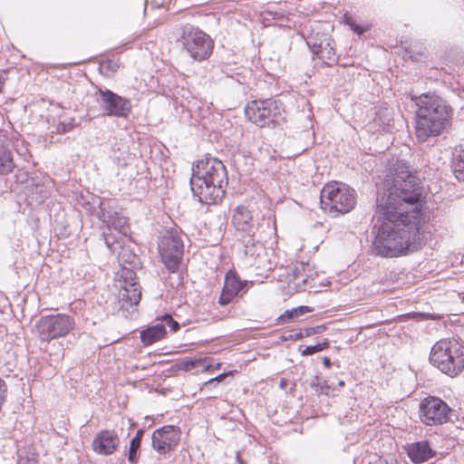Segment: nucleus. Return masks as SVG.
I'll return each mask as SVG.
<instances>
[{
	"label": "nucleus",
	"instance_id": "37",
	"mask_svg": "<svg viewBox=\"0 0 464 464\" xmlns=\"http://www.w3.org/2000/svg\"><path fill=\"white\" fill-rule=\"evenodd\" d=\"M229 373H221L214 378H211L209 379L208 382H206L202 388H201V391H207L208 390L214 383H219L221 382L222 381L225 380V378L228 375Z\"/></svg>",
	"mask_w": 464,
	"mask_h": 464
},
{
	"label": "nucleus",
	"instance_id": "47",
	"mask_svg": "<svg viewBox=\"0 0 464 464\" xmlns=\"http://www.w3.org/2000/svg\"><path fill=\"white\" fill-rule=\"evenodd\" d=\"M42 188H43V187H40V186H36V187H35V189H36V190H41V191H42Z\"/></svg>",
	"mask_w": 464,
	"mask_h": 464
},
{
	"label": "nucleus",
	"instance_id": "30",
	"mask_svg": "<svg viewBox=\"0 0 464 464\" xmlns=\"http://www.w3.org/2000/svg\"><path fill=\"white\" fill-rule=\"evenodd\" d=\"M118 258L121 263L129 264L132 267H137L139 265L137 256L125 249H122V251L118 254Z\"/></svg>",
	"mask_w": 464,
	"mask_h": 464
},
{
	"label": "nucleus",
	"instance_id": "12",
	"mask_svg": "<svg viewBox=\"0 0 464 464\" xmlns=\"http://www.w3.org/2000/svg\"><path fill=\"white\" fill-rule=\"evenodd\" d=\"M227 186L220 183H210L208 180L198 177H191L190 188L193 196L206 205L216 204L225 195Z\"/></svg>",
	"mask_w": 464,
	"mask_h": 464
},
{
	"label": "nucleus",
	"instance_id": "26",
	"mask_svg": "<svg viewBox=\"0 0 464 464\" xmlns=\"http://www.w3.org/2000/svg\"><path fill=\"white\" fill-rule=\"evenodd\" d=\"M245 285L246 283L240 281V279L237 276V275L234 272L229 271L226 275L223 287H225L227 291H230L237 295Z\"/></svg>",
	"mask_w": 464,
	"mask_h": 464
},
{
	"label": "nucleus",
	"instance_id": "31",
	"mask_svg": "<svg viewBox=\"0 0 464 464\" xmlns=\"http://www.w3.org/2000/svg\"><path fill=\"white\" fill-rule=\"evenodd\" d=\"M328 346L329 343L327 341L317 343L315 345L306 346L304 350L301 351V354L303 356L312 355L314 353L325 350L326 348H328Z\"/></svg>",
	"mask_w": 464,
	"mask_h": 464
},
{
	"label": "nucleus",
	"instance_id": "2",
	"mask_svg": "<svg viewBox=\"0 0 464 464\" xmlns=\"http://www.w3.org/2000/svg\"><path fill=\"white\" fill-rule=\"evenodd\" d=\"M416 106V137L425 142L430 137H437L445 130L450 109L446 102L435 93H422L411 96Z\"/></svg>",
	"mask_w": 464,
	"mask_h": 464
},
{
	"label": "nucleus",
	"instance_id": "8",
	"mask_svg": "<svg viewBox=\"0 0 464 464\" xmlns=\"http://www.w3.org/2000/svg\"><path fill=\"white\" fill-rule=\"evenodd\" d=\"M182 39L185 50L196 61L201 62L208 59L213 52V40L198 28H192L185 33Z\"/></svg>",
	"mask_w": 464,
	"mask_h": 464
},
{
	"label": "nucleus",
	"instance_id": "13",
	"mask_svg": "<svg viewBox=\"0 0 464 464\" xmlns=\"http://www.w3.org/2000/svg\"><path fill=\"white\" fill-rule=\"evenodd\" d=\"M180 440L179 428L167 425L153 431L152 448L160 454H166L175 449Z\"/></svg>",
	"mask_w": 464,
	"mask_h": 464
},
{
	"label": "nucleus",
	"instance_id": "45",
	"mask_svg": "<svg viewBox=\"0 0 464 464\" xmlns=\"http://www.w3.org/2000/svg\"><path fill=\"white\" fill-rule=\"evenodd\" d=\"M345 385L344 382L343 381H339L338 382V386L340 387H343Z\"/></svg>",
	"mask_w": 464,
	"mask_h": 464
},
{
	"label": "nucleus",
	"instance_id": "24",
	"mask_svg": "<svg viewBox=\"0 0 464 464\" xmlns=\"http://www.w3.org/2000/svg\"><path fill=\"white\" fill-rule=\"evenodd\" d=\"M14 168L12 151L6 146L0 144V175L8 174Z\"/></svg>",
	"mask_w": 464,
	"mask_h": 464
},
{
	"label": "nucleus",
	"instance_id": "21",
	"mask_svg": "<svg viewBox=\"0 0 464 464\" xmlns=\"http://www.w3.org/2000/svg\"><path fill=\"white\" fill-rule=\"evenodd\" d=\"M451 168L455 177L464 181V144L458 145L452 151Z\"/></svg>",
	"mask_w": 464,
	"mask_h": 464
},
{
	"label": "nucleus",
	"instance_id": "38",
	"mask_svg": "<svg viewBox=\"0 0 464 464\" xmlns=\"http://www.w3.org/2000/svg\"><path fill=\"white\" fill-rule=\"evenodd\" d=\"M72 128H73V123L72 122L60 121L54 127V130H53L52 132L65 133V132L71 130Z\"/></svg>",
	"mask_w": 464,
	"mask_h": 464
},
{
	"label": "nucleus",
	"instance_id": "5",
	"mask_svg": "<svg viewBox=\"0 0 464 464\" xmlns=\"http://www.w3.org/2000/svg\"><path fill=\"white\" fill-rule=\"evenodd\" d=\"M159 251L168 270L171 273L176 272L179 267L184 253L182 233L177 229L167 230L159 243Z\"/></svg>",
	"mask_w": 464,
	"mask_h": 464
},
{
	"label": "nucleus",
	"instance_id": "34",
	"mask_svg": "<svg viewBox=\"0 0 464 464\" xmlns=\"http://www.w3.org/2000/svg\"><path fill=\"white\" fill-rule=\"evenodd\" d=\"M134 268L135 267H132V266H130V268H128V267L122 268L121 277L123 278L124 285H127L129 282H135L136 273L133 270Z\"/></svg>",
	"mask_w": 464,
	"mask_h": 464
},
{
	"label": "nucleus",
	"instance_id": "46",
	"mask_svg": "<svg viewBox=\"0 0 464 464\" xmlns=\"http://www.w3.org/2000/svg\"><path fill=\"white\" fill-rule=\"evenodd\" d=\"M459 296L462 299V301L464 302V293H459Z\"/></svg>",
	"mask_w": 464,
	"mask_h": 464
},
{
	"label": "nucleus",
	"instance_id": "19",
	"mask_svg": "<svg viewBox=\"0 0 464 464\" xmlns=\"http://www.w3.org/2000/svg\"><path fill=\"white\" fill-rule=\"evenodd\" d=\"M120 298L130 305L138 304L141 298L140 286L136 282H129L127 285H121Z\"/></svg>",
	"mask_w": 464,
	"mask_h": 464
},
{
	"label": "nucleus",
	"instance_id": "42",
	"mask_svg": "<svg viewBox=\"0 0 464 464\" xmlns=\"http://www.w3.org/2000/svg\"><path fill=\"white\" fill-rule=\"evenodd\" d=\"M384 461L386 464H395L396 460L392 457H388L383 459H382V462Z\"/></svg>",
	"mask_w": 464,
	"mask_h": 464
},
{
	"label": "nucleus",
	"instance_id": "48",
	"mask_svg": "<svg viewBox=\"0 0 464 464\" xmlns=\"http://www.w3.org/2000/svg\"><path fill=\"white\" fill-rule=\"evenodd\" d=\"M285 383V381H284V380H282V381H281V382H280V386H281V387H284Z\"/></svg>",
	"mask_w": 464,
	"mask_h": 464
},
{
	"label": "nucleus",
	"instance_id": "3",
	"mask_svg": "<svg viewBox=\"0 0 464 464\" xmlns=\"http://www.w3.org/2000/svg\"><path fill=\"white\" fill-rule=\"evenodd\" d=\"M430 363L443 373L454 377L464 370V347L454 339H442L431 348Z\"/></svg>",
	"mask_w": 464,
	"mask_h": 464
},
{
	"label": "nucleus",
	"instance_id": "44",
	"mask_svg": "<svg viewBox=\"0 0 464 464\" xmlns=\"http://www.w3.org/2000/svg\"><path fill=\"white\" fill-rule=\"evenodd\" d=\"M237 461L238 464H245L243 459L240 458L239 453L237 454Z\"/></svg>",
	"mask_w": 464,
	"mask_h": 464
},
{
	"label": "nucleus",
	"instance_id": "36",
	"mask_svg": "<svg viewBox=\"0 0 464 464\" xmlns=\"http://www.w3.org/2000/svg\"><path fill=\"white\" fill-rule=\"evenodd\" d=\"M160 322L165 324V327L169 326L173 332H177L179 329V324L170 314L163 315Z\"/></svg>",
	"mask_w": 464,
	"mask_h": 464
},
{
	"label": "nucleus",
	"instance_id": "9",
	"mask_svg": "<svg viewBox=\"0 0 464 464\" xmlns=\"http://www.w3.org/2000/svg\"><path fill=\"white\" fill-rule=\"evenodd\" d=\"M451 409L438 397H427L420 403V420L429 426L441 425L450 420Z\"/></svg>",
	"mask_w": 464,
	"mask_h": 464
},
{
	"label": "nucleus",
	"instance_id": "35",
	"mask_svg": "<svg viewBox=\"0 0 464 464\" xmlns=\"http://www.w3.org/2000/svg\"><path fill=\"white\" fill-rule=\"evenodd\" d=\"M236 295H237L236 294L230 292V291H227L225 287H223L222 293H221V295L219 296L218 303L221 305H227L229 303H231V301L234 299V297Z\"/></svg>",
	"mask_w": 464,
	"mask_h": 464
},
{
	"label": "nucleus",
	"instance_id": "7",
	"mask_svg": "<svg viewBox=\"0 0 464 464\" xmlns=\"http://www.w3.org/2000/svg\"><path fill=\"white\" fill-rule=\"evenodd\" d=\"M73 326V318L63 314L43 316L35 325L39 338L44 342L65 336Z\"/></svg>",
	"mask_w": 464,
	"mask_h": 464
},
{
	"label": "nucleus",
	"instance_id": "4",
	"mask_svg": "<svg viewBox=\"0 0 464 464\" xmlns=\"http://www.w3.org/2000/svg\"><path fill=\"white\" fill-rule=\"evenodd\" d=\"M356 191L343 183L332 182L326 184L320 196L322 208L330 212L345 214L356 205Z\"/></svg>",
	"mask_w": 464,
	"mask_h": 464
},
{
	"label": "nucleus",
	"instance_id": "18",
	"mask_svg": "<svg viewBox=\"0 0 464 464\" xmlns=\"http://www.w3.org/2000/svg\"><path fill=\"white\" fill-rule=\"evenodd\" d=\"M409 458L414 463H421L427 461L433 457L434 452L428 441H418L410 444L407 449Z\"/></svg>",
	"mask_w": 464,
	"mask_h": 464
},
{
	"label": "nucleus",
	"instance_id": "6",
	"mask_svg": "<svg viewBox=\"0 0 464 464\" xmlns=\"http://www.w3.org/2000/svg\"><path fill=\"white\" fill-rule=\"evenodd\" d=\"M247 119L259 127L269 126L282 118L281 108L273 99L252 101L245 109Z\"/></svg>",
	"mask_w": 464,
	"mask_h": 464
},
{
	"label": "nucleus",
	"instance_id": "20",
	"mask_svg": "<svg viewBox=\"0 0 464 464\" xmlns=\"http://www.w3.org/2000/svg\"><path fill=\"white\" fill-rule=\"evenodd\" d=\"M166 335L165 324L161 322L140 332V339L144 345H150Z\"/></svg>",
	"mask_w": 464,
	"mask_h": 464
},
{
	"label": "nucleus",
	"instance_id": "14",
	"mask_svg": "<svg viewBox=\"0 0 464 464\" xmlns=\"http://www.w3.org/2000/svg\"><path fill=\"white\" fill-rule=\"evenodd\" d=\"M120 442L121 440L116 430H102L95 435L92 447L95 453L109 456L117 450Z\"/></svg>",
	"mask_w": 464,
	"mask_h": 464
},
{
	"label": "nucleus",
	"instance_id": "23",
	"mask_svg": "<svg viewBox=\"0 0 464 464\" xmlns=\"http://www.w3.org/2000/svg\"><path fill=\"white\" fill-rule=\"evenodd\" d=\"M325 327L324 325H318L315 327H308L299 330L296 333L284 334L280 339L282 341H298L304 337L312 336L315 334H321L324 332Z\"/></svg>",
	"mask_w": 464,
	"mask_h": 464
},
{
	"label": "nucleus",
	"instance_id": "11",
	"mask_svg": "<svg viewBox=\"0 0 464 464\" xmlns=\"http://www.w3.org/2000/svg\"><path fill=\"white\" fill-rule=\"evenodd\" d=\"M208 180L210 183L227 185V173L221 160L215 158L200 160L192 168V176Z\"/></svg>",
	"mask_w": 464,
	"mask_h": 464
},
{
	"label": "nucleus",
	"instance_id": "41",
	"mask_svg": "<svg viewBox=\"0 0 464 464\" xmlns=\"http://www.w3.org/2000/svg\"><path fill=\"white\" fill-rule=\"evenodd\" d=\"M295 271L296 272V275L295 276V280H298V279H301L303 283H306V279L305 278H303V276H299L300 275V270H299V267H295Z\"/></svg>",
	"mask_w": 464,
	"mask_h": 464
},
{
	"label": "nucleus",
	"instance_id": "1",
	"mask_svg": "<svg viewBox=\"0 0 464 464\" xmlns=\"http://www.w3.org/2000/svg\"><path fill=\"white\" fill-rule=\"evenodd\" d=\"M383 186L388 191L377 198L376 216L382 225L372 242L374 254L394 257L417 250L422 225V188L407 161L392 160Z\"/></svg>",
	"mask_w": 464,
	"mask_h": 464
},
{
	"label": "nucleus",
	"instance_id": "16",
	"mask_svg": "<svg viewBox=\"0 0 464 464\" xmlns=\"http://www.w3.org/2000/svg\"><path fill=\"white\" fill-rule=\"evenodd\" d=\"M232 222L237 230L254 236L256 229L251 212L244 206H238L234 209Z\"/></svg>",
	"mask_w": 464,
	"mask_h": 464
},
{
	"label": "nucleus",
	"instance_id": "28",
	"mask_svg": "<svg viewBox=\"0 0 464 464\" xmlns=\"http://www.w3.org/2000/svg\"><path fill=\"white\" fill-rule=\"evenodd\" d=\"M143 433L144 431L142 430H139L136 435L130 440L128 459L132 463L137 460V452L140 447Z\"/></svg>",
	"mask_w": 464,
	"mask_h": 464
},
{
	"label": "nucleus",
	"instance_id": "32",
	"mask_svg": "<svg viewBox=\"0 0 464 464\" xmlns=\"http://www.w3.org/2000/svg\"><path fill=\"white\" fill-rule=\"evenodd\" d=\"M119 64L112 60L103 61L100 63L99 70L102 73L109 76L110 72H114L118 70Z\"/></svg>",
	"mask_w": 464,
	"mask_h": 464
},
{
	"label": "nucleus",
	"instance_id": "29",
	"mask_svg": "<svg viewBox=\"0 0 464 464\" xmlns=\"http://www.w3.org/2000/svg\"><path fill=\"white\" fill-rule=\"evenodd\" d=\"M309 384L310 387L317 393L329 394L331 390V386L328 384V382L325 380L322 381L317 375H314L312 378Z\"/></svg>",
	"mask_w": 464,
	"mask_h": 464
},
{
	"label": "nucleus",
	"instance_id": "33",
	"mask_svg": "<svg viewBox=\"0 0 464 464\" xmlns=\"http://www.w3.org/2000/svg\"><path fill=\"white\" fill-rule=\"evenodd\" d=\"M102 237L107 247L112 252L116 251V246L120 244L118 238L114 237L111 233H108L106 231L102 232Z\"/></svg>",
	"mask_w": 464,
	"mask_h": 464
},
{
	"label": "nucleus",
	"instance_id": "22",
	"mask_svg": "<svg viewBox=\"0 0 464 464\" xmlns=\"http://www.w3.org/2000/svg\"><path fill=\"white\" fill-rule=\"evenodd\" d=\"M314 53L328 66L337 63L335 49L329 42L320 43L318 46L314 47Z\"/></svg>",
	"mask_w": 464,
	"mask_h": 464
},
{
	"label": "nucleus",
	"instance_id": "27",
	"mask_svg": "<svg viewBox=\"0 0 464 464\" xmlns=\"http://www.w3.org/2000/svg\"><path fill=\"white\" fill-rule=\"evenodd\" d=\"M312 309L309 306H298L291 310H286L277 318V321L281 323H285L296 319L306 313H310Z\"/></svg>",
	"mask_w": 464,
	"mask_h": 464
},
{
	"label": "nucleus",
	"instance_id": "17",
	"mask_svg": "<svg viewBox=\"0 0 464 464\" xmlns=\"http://www.w3.org/2000/svg\"><path fill=\"white\" fill-rule=\"evenodd\" d=\"M253 237L249 236L244 240V254L249 266H259V259L265 253V246L260 241L255 240Z\"/></svg>",
	"mask_w": 464,
	"mask_h": 464
},
{
	"label": "nucleus",
	"instance_id": "10",
	"mask_svg": "<svg viewBox=\"0 0 464 464\" xmlns=\"http://www.w3.org/2000/svg\"><path fill=\"white\" fill-rule=\"evenodd\" d=\"M96 101L106 115L127 117L131 111L130 101L108 89L99 88L95 92Z\"/></svg>",
	"mask_w": 464,
	"mask_h": 464
},
{
	"label": "nucleus",
	"instance_id": "25",
	"mask_svg": "<svg viewBox=\"0 0 464 464\" xmlns=\"http://www.w3.org/2000/svg\"><path fill=\"white\" fill-rule=\"evenodd\" d=\"M213 367L209 363L208 358L196 359V360H183L178 363V368L182 371H191L194 369L201 368L202 371H209Z\"/></svg>",
	"mask_w": 464,
	"mask_h": 464
},
{
	"label": "nucleus",
	"instance_id": "40",
	"mask_svg": "<svg viewBox=\"0 0 464 464\" xmlns=\"http://www.w3.org/2000/svg\"><path fill=\"white\" fill-rule=\"evenodd\" d=\"M124 154H126V151L121 153V156L113 155V160L121 167L127 166V161L125 160Z\"/></svg>",
	"mask_w": 464,
	"mask_h": 464
},
{
	"label": "nucleus",
	"instance_id": "43",
	"mask_svg": "<svg viewBox=\"0 0 464 464\" xmlns=\"http://www.w3.org/2000/svg\"><path fill=\"white\" fill-rule=\"evenodd\" d=\"M323 363L326 367H330L331 364H332L331 360L328 357H324L323 358Z\"/></svg>",
	"mask_w": 464,
	"mask_h": 464
},
{
	"label": "nucleus",
	"instance_id": "39",
	"mask_svg": "<svg viewBox=\"0 0 464 464\" xmlns=\"http://www.w3.org/2000/svg\"><path fill=\"white\" fill-rule=\"evenodd\" d=\"M345 23H346V24H348L350 26V28L353 32H355L358 34H362L365 32V29L362 28V26L356 24L352 17L345 16Z\"/></svg>",
	"mask_w": 464,
	"mask_h": 464
},
{
	"label": "nucleus",
	"instance_id": "49",
	"mask_svg": "<svg viewBox=\"0 0 464 464\" xmlns=\"http://www.w3.org/2000/svg\"><path fill=\"white\" fill-rule=\"evenodd\" d=\"M219 367H220V363L219 362L215 365V369H218Z\"/></svg>",
	"mask_w": 464,
	"mask_h": 464
},
{
	"label": "nucleus",
	"instance_id": "15",
	"mask_svg": "<svg viewBox=\"0 0 464 464\" xmlns=\"http://www.w3.org/2000/svg\"><path fill=\"white\" fill-rule=\"evenodd\" d=\"M98 218L106 224L109 231H111V228L112 227L123 237H127L130 232L126 218L121 216L117 212L106 210L103 203H101Z\"/></svg>",
	"mask_w": 464,
	"mask_h": 464
}]
</instances>
